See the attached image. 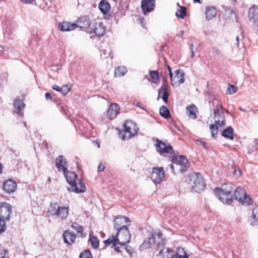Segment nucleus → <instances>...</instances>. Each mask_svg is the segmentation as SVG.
Masks as SVG:
<instances>
[{
    "mask_svg": "<svg viewBox=\"0 0 258 258\" xmlns=\"http://www.w3.org/2000/svg\"><path fill=\"white\" fill-rule=\"evenodd\" d=\"M209 103L210 106L211 104L213 105L212 110L215 117V124H212L210 126L211 137H216L218 134L219 126L222 127L225 125V115L222 111H220V109H222V107L218 99H215L212 102L210 101Z\"/></svg>",
    "mask_w": 258,
    "mask_h": 258,
    "instance_id": "nucleus-1",
    "label": "nucleus"
},
{
    "mask_svg": "<svg viewBox=\"0 0 258 258\" xmlns=\"http://www.w3.org/2000/svg\"><path fill=\"white\" fill-rule=\"evenodd\" d=\"M115 230L116 231V235H113L104 241L106 245H109L111 242L117 241L118 244L124 246L130 242L131 234L128 227Z\"/></svg>",
    "mask_w": 258,
    "mask_h": 258,
    "instance_id": "nucleus-2",
    "label": "nucleus"
},
{
    "mask_svg": "<svg viewBox=\"0 0 258 258\" xmlns=\"http://www.w3.org/2000/svg\"><path fill=\"white\" fill-rule=\"evenodd\" d=\"M64 176L68 183L71 186L72 191L76 193L84 192L86 190L84 183L80 180L77 183L78 175L74 172H70L68 170L63 172Z\"/></svg>",
    "mask_w": 258,
    "mask_h": 258,
    "instance_id": "nucleus-3",
    "label": "nucleus"
},
{
    "mask_svg": "<svg viewBox=\"0 0 258 258\" xmlns=\"http://www.w3.org/2000/svg\"><path fill=\"white\" fill-rule=\"evenodd\" d=\"M233 188L231 185L226 186L225 188H216L215 195L216 197L222 203L230 205L233 201L231 192Z\"/></svg>",
    "mask_w": 258,
    "mask_h": 258,
    "instance_id": "nucleus-4",
    "label": "nucleus"
},
{
    "mask_svg": "<svg viewBox=\"0 0 258 258\" xmlns=\"http://www.w3.org/2000/svg\"><path fill=\"white\" fill-rule=\"evenodd\" d=\"M189 184L193 190L197 192L204 191L205 183L202 176L200 173H194L189 175Z\"/></svg>",
    "mask_w": 258,
    "mask_h": 258,
    "instance_id": "nucleus-5",
    "label": "nucleus"
},
{
    "mask_svg": "<svg viewBox=\"0 0 258 258\" xmlns=\"http://www.w3.org/2000/svg\"><path fill=\"white\" fill-rule=\"evenodd\" d=\"M187 160L184 156L174 157L172 159L170 168L173 173L183 172L186 170Z\"/></svg>",
    "mask_w": 258,
    "mask_h": 258,
    "instance_id": "nucleus-6",
    "label": "nucleus"
},
{
    "mask_svg": "<svg viewBox=\"0 0 258 258\" xmlns=\"http://www.w3.org/2000/svg\"><path fill=\"white\" fill-rule=\"evenodd\" d=\"M124 134H120V137L122 140H128L137 134L138 128L133 121H126L123 123Z\"/></svg>",
    "mask_w": 258,
    "mask_h": 258,
    "instance_id": "nucleus-7",
    "label": "nucleus"
},
{
    "mask_svg": "<svg viewBox=\"0 0 258 258\" xmlns=\"http://www.w3.org/2000/svg\"><path fill=\"white\" fill-rule=\"evenodd\" d=\"M163 244V239L162 238V233L160 232H155L153 233L152 236L149 237L148 241H144L141 245L144 248H149L152 246H156L157 245Z\"/></svg>",
    "mask_w": 258,
    "mask_h": 258,
    "instance_id": "nucleus-8",
    "label": "nucleus"
},
{
    "mask_svg": "<svg viewBox=\"0 0 258 258\" xmlns=\"http://www.w3.org/2000/svg\"><path fill=\"white\" fill-rule=\"evenodd\" d=\"M48 212L51 215L56 216L61 219L66 218L69 213L68 207H60L57 203H51Z\"/></svg>",
    "mask_w": 258,
    "mask_h": 258,
    "instance_id": "nucleus-9",
    "label": "nucleus"
},
{
    "mask_svg": "<svg viewBox=\"0 0 258 258\" xmlns=\"http://www.w3.org/2000/svg\"><path fill=\"white\" fill-rule=\"evenodd\" d=\"M167 68L169 71L171 83L173 86H178L184 82V73L183 71L180 69L176 70L175 71V76L173 77L171 68L169 66H167Z\"/></svg>",
    "mask_w": 258,
    "mask_h": 258,
    "instance_id": "nucleus-10",
    "label": "nucleus"
},
{
    "mask_svg": "<svg viewBox=\"0 0 258 258\" xmlns=\"http://www.w3.org/2000/svg\"><path fill=\"white\" fill-rule=\"evenodd\" d=\"M234 197L242 205L247 206L251 204V199L247 196L244 189L241 187H237L235 190Z\"/></svg>",
    "mask_w": 258,
    "mask_h": 258,
    "instance_id": "nucleus-11",
    "label": "nucleus"
},
{
    "mask_svg": "<svg viewBox=\"0 0 258 258\" xmlns=\"http://www.w3.org/2000/svg\"><path fill=\"white\" fill-rule=\"evenodd\" d=\"M88 32L89 33H94L97 37H100L105 33V28L101 22L94 21L91 24Z\"/></svg>",
    "mask_w": 258,
    "mask_h": 258,
    "instance_id": "nucleus-12",
    "label": "nucleus"
},
{
    "mask_svg": "<svg viewBox=\"0 0 258 258\" xmlns=\"http://www.w3.org/2000/svg\"><path fill=\"white\" fill-rule=\"evenodd\" d=\"M114 229L118 230L127 228L131 225V221L125 216H117L113 220Z\"/></svg>",
    "mask_w": 258,
    "mask_h": 258,
    "instance_id": "nucleus-13",
    "label": "nucleus"
},
{
    "mask_svg": "<svg viewBox=\"0 0 258 258\" xmlns=\"http://www.w3.org/2000/svg\"><path fill=\"white\" fill-rule=\"evenodd\" d=\"M165 172L163 167H154L151 179L155 183H160L164 178Z\"/></svg>",
    "mask_w": 258,
    "mask_h": 258,
    "instance_id": "nucleus-14",
    "label": "nucleus"
},
{
    "mask_svg": "<svg viewBox=\"0 0 258 258\" xmlns=\"http://www.w3.org/2000/svg\"><path fill=\"white\" fill-rule=\"evenodd\" d=\"M155 145L157 151L161 155L166 153H171L173 152V148L171 146H167L164 142L160 141L159 139L156 140Z\"/></svg>",
    "mask_w": 258,
    "mask_h": 258,
    "instance_id": "nucleus-15",
    "label": "nucleus"
},
{
    "mask_svg": "<svg viewBox=\"0 0 258 258\" xmlns=\"http://www.w3.org/2000/svg\"><path fill=\"white\" fill-rule=\"evenodd\" d=\"M11 213V205L7 203H2L0 206V218L9 220Z\"/></svg>",
    "mask_w": 258,
    "mask_h": 258,
    "instance_id": "nucleus-16",
    "label": "nucleus"
},
{
    "mask_svg": "<svg viewBox=\"0 0 258 258\" xmlns=\"http://www.w3.org/2000/svg\"><path fill=\"white\" fill-rule=\"evenodd\" d=\"M91 22L89 16H84L80 17L77 21V28L79 27L81 29L89 30L91 26Z\"/></svg>",
    "mask_w": 258,
    "mask_h": 258,
    "instance_id": "nucleus-17",
    "label": "nucleus"
},
{
    "mask_svg": "<svg viewBox=\"0 0 258 258\" xmlns=\"http://www.w3.org/2000/svg\"><path fill=\"white\" fill-rule=\"evenodd\" d=\"M155 7L154 0H142L141 8L144 14L154 10Z\"/></svg>",
    "mask_w": 258,
    "mask_h": 258,
    "instance_id": "nucleus-18",
    "label": "nucleus"
},
{
    "mask_svg": "<svg viewBox=\"0 0 258 258\" xmlns=\"http://www.w3.org/2000/svg\"><path fill=\"white\" fill-rule=\"evenodd\" d=\"M56 167L59 171H62L63 173L68 170L67 161L61 155H59L56 159Z\"/></svg>",
    "mask_w": 258,
    "mask_h": 258,
    "instance_id": "nucleus-19",
    "label": "nucleus"
},
{
    "mask_svg": "<svg viewBox=\"0 0 258 258\" xmlns=\"http://www.w3.org/2000/svg\"><path fill=\"white\" fill-rule=\"evenodd\" d=\"M14 107L16 113L23 117L24 114L22 112V110L25 107V104L24 103L23 100L20 99H16L14 101Z\"/></svg>",
    "mask_w": 258,
    "mask_h": 258,
    "instance_id": "nucleus-20",
    "label": "nucleus"
},
{
    "mask_svg": "<svg viewBox=\"0 0 258 258\" xmlns=\"http://www.w3.org/2000/svg\"><path fill=\"white\" fill-rule=\"evenodd\" d=\"M62 236L64 242L69 245L73 244L76 238L75 234L70 230H66L64 231Z\"/></svg>",
    "mask_w": 258,
    "mask_h": 258,
    "instance_id": "nucleus-21",
    "label": "nucleus"
},
{
    "mask_svg": "<svg viewBox=\"0 0 258 258\" xmlns=\"http://www.w3.org/2000/svg\"><path fill=\"white\" fill-rule=\"evenodd\" d=\"M248 18L253 22L258 21V6L254 5L249 8Z\"/></svg>",
    "mask_w": 258,
    "mask_h": 258,
    "instance_id": "nucleus-22",
    "label": "nucleus"
},
{
    "mask_svg": "<svg viewBox=\"0 0 258 258\" xmlns=\"http://www.w3.org/2000/svg\"><path fill=\"white\" fill-rule=\"evenodd\" d=\"M120 108L118 105L116 103L111 104L109 109L107 110V114L110 119L115 118L119 113Z\"/></svg>",
    "mask_w": 258,
    "mask_h": 258,
    "instance_id": "nucleus-23",
    "label": "nucleus"
},
{
    "mask_svg": "<svg viewBox=\"0 0 258 258\" xmlns=\"http://www.w3.org/2000/svg\"><path fill=\"white\" fill-rule=\"evenodd\" d=\"M17 184L12 179L6 181L3 184L4 189L8 193L14 192L16 188Z\"/></svg>",
    "mask_w": 258,
    "mask_h": 258,
    "instance_id": "nucleus-24",
    "label": "nucleus"
},
{
    "mask_svg": "<svg viewBox=\"0 0 258 258\" xmlns=\"http://www.w3.org/2000/svg\"><path fill=\"white\" fill-rule=\"evenodd\" d=\"M168 96V87L166 84H163L158 91V98L161 97L163 101L167 103Z\"/></svg>",
    "mask_w": 258,
    "mask_h": 258,
    "instance_id": "nucleus-25",
    "label": "nucleus"
},
{
    "mask_svg": "<svg viewBox=\"0 0 258 258\" xmlns=\"http://www.w3.org/2000/svg\"><path fill=\"white\" fill-rule=\"evenodd\" d=\"M59 27L62 31H70L73 30L77 28L76 23H71L69 22L63 21L60 23Z\"/></svg>",
    "mask_w": 258,
    "mask_h": 258,
    "instance_id": "nucleus-26",
    "label": "nucleus"
},
{
    "mask_svg": "<svg viewBox=\"0 0 258 258\" xmlns=\"http://www.w3.org/2000/svg\"><path fill=\"white\" fill-rule=\"evenodd\" d=\"M216 14L217 11L215 7L212 6L206 7L205 15L207 20H211L216 16Z\"/></svg>",
    "mask_w": 258,
    "mask_h": 258,
    "instance_id": "nucleus-27",
    "label": "nucleus"
},
{
    "mask_svg": "<svg viewBox=\"0 0 258 258\" xmlns=\"http://www.w3.org/2000/svg\"><path fill=\"white\" fill-rule=\"evenodd\" d=\"M98 8L103 14H106L110 10V5L107 1L102 0L99 4Z\"/></svg>",
    "mask_w": 258,
    "mask_h": 258,
    "instance_id": "nucleus-28",
    "label": "nucleus"
},
{
    "mask_svg": "<svg viewBox=\"0 0 258 258\" xmlns=\"http://www.w3.org/2000/svg\"><path fill=\"white\" fill-rule=\"evenodd\" d=\"M187 115L189 117L192 119L197 118L196 112L197 111V107L194 105H190L186 107Z\"/></svg>",
    "mask_w": 258,
    "mask_h": 258,
    "instance_id": "nucleus-29",
    "label": "nucleus"
},
{
    "mask_svg": "<svg viewBox=\"0 0 258 258\" xmlns=\"http://www.w3.org/2000/svg\"><path fill=\"white\" fill-rule=\"evenodd\" d=\"M222 135L226 139L232 140L233 139V130L231 126H229L223 130Z\"/></svg>",
    "mask_w": 258,
    "mask_h": 258,
    "instance_id": "nucleus-30",
    "label": "nucleus"
},
{
    "mask_svg": "<svg viewBox=\"0 0 258 258\" xmlns=\"http://www.w3.org/2000/svg\"><path fill=\"white\" fill-rule=\"evenodd\" d=\"M127 72V69L123 66L116 68L114 71V76L119 77L124 76Z\"/></svg>",
    "mask_w": 258,
    "mask_h": 258,
    "instance_id": "nucleus-31",
    "label": "nucleus"
},
{
    "mask_svg": "<svg viewBox=\"0 0 258 258\" xmlns=\"http://www.w3.org/2000/svg\"><path fill=\"white\" fill-rule=\"evenodd\" d=\"M160 115L165 118L168 119L170 116L169 111L165 106H162L159 110Z\"/></svg>",
    "mask_w": 258,
    "mask_h": 258,
    "instance_id": "nucleus-32",
    "label": "nucleus"
},
{
    "mask_svg": "<svg viewBox=\"0 0 258 258\" xmlns=\"http://www.w3.org/2000/svg\"><path fill=\"white\" fill-rule=\"evenodd\" d=\"M177 5L179 7L180 9L176 11L175 15L178 18L183 19L186 14V8L184 7L180 6L178 3H177Z\"/></svg>",
    "mask_w": 258,
    "mask_h": 258,
    "instance_id": "nucleus-33",
    "label": "nucleus"
},
{
    "mask_svg": "<svg viewBox=\"0 0 258 258\" xmlns=\"http://www.w3.org/2000/svg\"><path fill=\"white\" fill-rule=\"evenodd\" d=\"M252 220L254 224L258 225V207H255L253 210Z\"/></svg>",
    "mask_w": 258,
    "mask_h": 258,
    "instance_id": "nucleus-34",
    "label": "nucleus"
},
{
    "mask_svg": "<svg viewBox=\"0 0 258 258\" xmlns=\"http://www.w3.org/2000/svg\"><path fill=\"white\" fill-rule=\"evenodd\" d=\"M89 240L93 248L96 249L98 247L99 240L96 237L90 236Z\"/></svg>",
    "mask_w": 258,
    "mask_h": 258,
    "instance_id": "nucleus-35",
    "label": "nucleus"
},
{
    "mask_svg": "<svg viewBox=\"0 0 258 258\" xmlns=\"http://www.w3.org/2000/svg\"><path fill=\"white\" fill-rule=\"evenodd\" d=\"M238 90V88L233 85H229L227 90L226 93L227 94L231 95L236 93Z\"/></svg>",
    "mask_w": 258,
    "mask_h": 258,
    "instance_id": "nucleus-36",
    "label": "nucleus"
},
{
    "mask_svg": "<svg viewBox=\"0 0 258 258\" xmlns=\"http://www.w3.org/2000/svg\"><path fill=\"white\" fill-rule=\"evenodd\" d=\"M243 39V36L242 33H240L239 35H237L236 37L235 43H234V45H236L237 47H239L241 46L240 43L242 45V40Z\"/></svg>",
    "mask_w": 258,
    "mask_h": 258,
    "instance_id": "nucleus-37",
    "label": "nucleus"
},
{
    "mask_svg": "<svg viewBox=\"0 0 258 258\" xmlns=\"http://www.w3.org/2000/svg\"><path fill=\"white\" fill-rule=\"evenodd\" d=\"M71 227L72 228L76 230L78 233L82 234L83 228V227L77 223H73Z\"/></svg>",
    "mask_w": 258,
    "mask_h": 258,
    "instance_id": "nucleus-38",
    "label": "nucleus"
},
{
    "mask_svg": "<svg viewBox=\"0 0 258 258\" xmlns=\"http://www.w3.org/2000/svg\"><path fill=\"white\" fill-rule=\"evenodd\" d=\"M79 258H93L92 254L89 250H85L84 252H82Z\"/></svg>",
    "mask_w": 258,
    "mask_h": 258,
    "instance_id": "nucleus-39",
    "label": "nucleus"
},
{
    "mask_svg": "<svg viewBox=\"0 0 258 258\" xmlns=\"http://www.w3.org/2000/svg\"><path fill=\"white\" fill-rule=\"evenodd\" d=\"M6 229V225L5 220L0 218V233H3Z\"/></svg>",
    "mask_w": 258,
    "mask_h": 258,
    "instance_id": "nucleus-40",
    "label": "nucleus"
},
{
    "mask_svg": "<svg viewBox=\"0 0 258 258\" xmlns=\"http://www.w3.org/2000/svg\"><path fill=\"white\" fill-rule=\"evenodd\" d=\"M150 77L153 80V82H156V80H158V74L157 71H152L150 72Z\"/></svg>",
    "mask_w": 258,
    "mask_h": 258,
    "instance_id": "nucleus-41",
    "label": "nucleus"
},
{
    "mask_svg": "<svg viewBox=\"0 0 258 258\" xmlns=\"http://www.w3.org/2000/svg\"><path fill=\"white\" fill-rule=\"evenodd\" d=\"M70 88H69L68 85H64L60 88V92H61L62 94L66 95L70 91Z\"/></svg>",
    "mask_w": 258,
    "mask_h": 258,
    "instance_id": "nucleus-42",
    "label": "nucleus"
},
{
    "mask_svg": "<svg viewBox=\"0 0 258 258\" xmlns=\"http://www.w3.org/2000/svg\"><path fill=\"white\" fill-rule=\"evenodd\" d=\"M233 174L236 178L239 177L241 175V170L238 168L235 169L233 171Z\"/></svg>",
    "mask_w": 258,
    "mask_h": 258,
    "instance_id": "nucleus-43",
    "label": "nucleus"
},
{
    "mask_svg": "<svg viewBox=\"0 0 258 258\" xmlns=\"http://www.w3.org/2000/svg\"><path fill=\"white\" fill-rule=\"evenodd\" d=\"M197 144L203 146L204 148H206V144L204 142L200 140H197L196 141Z\"/></svg>",
    "mask_w": 258,
    "mask_h": 258,
    "instance_id": "nucleus-44",
    "label": "nucleus"
},
{
    "mask_svg": "<svg viewBox=\"0 0 258 258\" xmlns=\"http://www.w3.org/2000/svg\"><path fill=\"white\" fill-rule=\"evenodd\" d=\"M117 243V241H115L114 242H111V244H112V246L114 247V250L117 252H119V247L118 246H116V243Z\"/></svg>",
    "mask_w": 258,
    "mask_h": 258,
    "instance_id": "nucleus-45",
    "label": "nucleus"
},
{
    "mask_svg": "<svg viewBox=\"0 0 258 258\" xmlns=\"http://www.w3.org/2000/svg\"><path fill=\"white\" fill-rule=\"evenodd\" d=\"M7 252V250L2 249V248H0V253L2 255L0 257V258H5V254H6Z\"/></svg>",
    "mask_w": 258,
    "mask_h": 258,
    "instance_id": "nucleus-46",
    "label": "nucleus"
},
{
    "mask_svg": "<svg viewBox=\"0 0 258 258\" xmlns=\"http://www.w3.org/2000/svg\"><path fill=\"white\" fill-rule=\"evenodd\" d=\"M105 166L102 163H100L98 167V171L101 172L104 170Z\"/></svg>",
    "mask_w": 258,
    "mask_h": 258,
    "instance_id": "nucleus-47",
    "label": "nucleus"
},
{
    "mask_svg": "<svg viewBox=\"0 0 258 258\" xmlns=\"http://www.w3.org/2000/svg\"><path fill=\"white\" fill-rule=\"evenodd\" d=\"M171 258H187V256H183L179 254L178 253H176L175 255H173Z\"/></svg>",
    "mask_w": 258,
    "mask_h": 258,
    "instance_id": "nucleus-48",
    "label": "nucleus"
},
{
    "mask_svg": "<svg viewBox=\"0 0 258 258\" xmlns=\"http://www.w3.org/2000/svg\"><path fill=\"white\" fill-rule=\"evenodd\" d=\"M45 97L46 100H51V97L50 94L49 93H46L45 94Z\"/></svg>",
    "mask_w": 258,
    "mask_h": 258,
    "instance_id": "nucleus-49",
    "label": "nucleus"
},
{
    "mask_svg": "<svg viewBox=\"0 0 258 258\" xmlns=\"http://www.w3.org/2000/svg\"><path fill=\"white\" fill-rule=\"evenodd\" d=\"M213 50H214V53L215 55H219L220 53V50L217 49V48H213Z\"/></svg>",
    "mask_w": 258,
    "mask_h": 258,
    "instance_id": "nucleus-50",
    "label": "nucleus"
},
{
    "mask_svg": "<svg viewBox=\"0 0 258 258\" xmlns=\"http://www.w3.org/2000/svg\"><path fill=\"white\" fill-rule=\"evenodd\" d=\"M52 89L54 90L60 92V88L57 85L53 86Z\"/></svg>",
    "mask_w": 258,
    "mask_h": 258,
    "instance_id": "nucleus-51",
    "label": "nucleus"
},
{
    "mask_svg": "<svg viewBox=\"0 0 258 258\" xmlns=\"http://www.w3.org/2000/svg\"><path fill=\"white\" fill-rule=\"evenodd\" d=\"M183 33H184V31L183 30H181L180 31V32L177 34V36L179 37H181L182 36Z\"/></svg>",
    "mask_w": 258,
    "mask_h": 258,
    "instance_id": "nucleus-52",
    "label": "nucleus"
},
{
    "mask_svg": "<svg viewBox=\"0 0 258 258\" xmlns=\"http://www.w3.org/2000/svg\"><path fill=\"white\" fill-rule=\"evenodd\" d=\"M134 104H135V105H136L137 107H140L141 108H142V109L144 110V109L143 108H142L141 105H140V103H139V102H137L136 104H135V102L134 103Z\"/></svg>",
    "mask_w": 258,
    "mask_h": 258,
    "instance_id": "nucleus-53",
    "label": "nucleus"
},
{
    "mask_svg": "<svg viewBox=\"0 0 258 258\" xmlns=\"http://www.w3.org/2000/svg\"><path fill=\"white\" fill-rule=\"evenodd\" d=\"M191 57H194V55H195L194 49H191Z\"/></svg>",
    "mask_w": 258,
    "mask_h": 258,
    "instance_id": "nucleus-54",
    "label": "nucleus"
},
{
    "mask_svg": "<svg viewBox=\"0 0 258 258\" xmlns=\"http://www.w3.org/2000/svg\"><path fill=\"white\" fill-rule=\"evenodd\" d=\"M202 0H194V2L195 3H201V1Z\"/></svg>",
    "mask_w": 258,
    "mask_h": 258,
    "instance_id": "nucleus-55",
    "label": "nucleus"
},
{
    "mask_svg": "<svg viewBox=\"0 0 258 258\" xmlns=\"http://www.w3.org/2000/svg\"><path fill=\"white\" fill-rule=\"evenodd\" d=\"M3 47L2 46L0 45V53L3 51Z\"/></svg>",
    "mask_w": 258,
    "mask_h": 258,
    "instance_id": "nucleus-56",
    "label": "nucleus"
},
{
    "mask_svg": "<svg viewBox=\"0 0 258 258\" xmlns=\"http://www.w3.org/2000/svg\"><path fill=\"white\" fill-rule=\"evenodd\" d=\"M2 164L0 163V174L2 172Z\"/></svg>",
    "mask_w": 258,
    "mask_h": 258,
    "instance_id": "nucleus-57",
    "label": "nucleus"
},
{
    "mask_svg": "<svg viewBox=\"0 0 258 258\" xmlns=\"http://www.w3.org/2000/svg\"><path fill=\"white\" fill-rule=\"evenodd\" d=\"M96 144H97L98 148H100V144L98 141L96 142Z\"/></svg>",
    "mask_w": 258,
    "mask_h": 258,
    "instance_id": "nucleus-58",
    "label": "nucleus"
},
{
    "mask_svg": "<svg viewBox=\"0 0 258 258\" xmlns=\"http://www.w3.org/2000/svg\"><path fill=\"white\" fill-rule=\"evenodd\" d=\"M191 49H194V45L193 44H191L190 45V50L191 51Z\"/></svg>",
    "mask_w": 258,
    "mask_h": 258,
    "instance_id": "nucleus-59",
    "label": "nucleus"
},
{
    "mask_svg": "<svg viewBox=\"0 0 258 258\" xmlns=\"http://www.w3.org/2000/svg\"><path fill=\"white\" fill-rule=\"evenodd\" d=\"M239 109H240L241 111H245V110H244L243 109H242L241 107H240V108H239Z\"/></svg>",
    "mask_w": 258,
    "mask_h": 258,
    "instance_id": "nucleus-60",
    "label": "nucleus"
},
{
    "mask_svg": "<svg viewBox=\"0 0 258 258\" xmlns=\"http://www.w3.org/2000/svg\"><path fill=\"white\" fill-rule=\"evenodd\" d=\"M110 58L112 59L113 58V55H111V53H110Z\"/></svg>",
    "mask_w": 258,
    "mask_h": 258,
    "instance_id": "nucleus-61",
    "label": "nucleus"
},
{
    "mask_svg": "<svg viewBox=\"0 0 258 258\" xmlns=\"http://www.w3.org/2000/svg\"><path fill=\"white\" fill-rule=\"evenodd\" d=\"M61 109H62V110H64V109H63V106H61Z\"/></svg>",
    "mask_w": 258,
    "mask_h": 258,
    "instance_id": "nucleus-62",
    "label": "nucleus"
},
{
    "mask_svg": "<svg viewBox=\"0 0 258 258\" xmlns=\"http://www.w3.org/2000/svg\"><path fill=\"white\" fill-rule=\"evenodd\" d=\"M24 125H25V126H26V122H25V123H24Z\"/></svg>",
    "mask_w": 258,
    "mask_h": 258,
    "instance_id": "nucleus-63",
    "label": "nucleus"
}]
</instances>
